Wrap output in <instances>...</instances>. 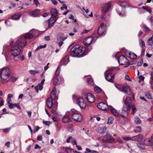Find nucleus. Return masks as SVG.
Returning a JSON list of instances; mask_svg holds the SVG:
<instances>
[{"instance_id": "obj_57", "label": "nucleus", "mask_w": 153, "mask_h": 153, "mask_svg": "<svg viewBox=\"0 0 153 153\" xmlns=\"http://www.w3.org/2000/svg\"><path fill=\"white\" fill-rule=\"evenodd\" d=\"M125 79L129 81H132L131 79L129 78V76L127 75H126L125 76Z\"/></svg>"}, {"instance_id": "obj_12", "label": "nucleus", "mask_w": 153, "mask_h": 153, "mask_svg": "<svg viewBox=\"0 0 153 153\" xmlns=\"http://www.w3.org/2000/svg\"><path fill=\"white\" fill-rule=\"evenodd\" d=\"M71 113L70 111L66 112L65 114L63 116L62 121L65 123H67L69 122L71 120Z\"/></svg>"}, {"instance_id": "obj_25", "label": "nucleus", "mask_w": 153, "mask_h": 153, "mask_svg": "<svg viewBox=\"0 0 153 153\" xmlns=\"http://www.w3.org/2000/svg\"><path fill=\"white\" fill-rule=\"evenodd\" d=\"M142 139V136L140 134H139L137 135L132 137V140H134L140 142L141 141Z\"/></svg>"}, {"instance_id": "obj_24", "label": "nucleus", "mask_w": 153, "mask_h": 153, "mask_svg": "<svg viewBox=\"0 0 153 153\" xmlns=\"http://www.w3.org/2000/svg\"><path fill=\"white\" fill-rule=\"evenodd\" d=\"M109 109L113 114L116 116H120L119 112L111 106L109 105Z\"/></svg>"}, {"instance_id": "obj_39", "label": "nucleus", "mask_w": 153, "mask_h": 153, "mask_svg": "<svg viewBox=\"0 0 153 153\" xmlns=\"http://www.w3.org/2000/svg\"><path fill=\"white\" fill-rule=\"evenodd\" d=\"M146 97L149 99H152V97L150 92L149 91L146 92L145 94Z\"/></svg>"}, {"instance_id": "obj_51", "label": "nucleus", "mask_w": 153, "mask_h": 153, "mask_svg": "<svg viewBox=\"0 0 153 153\" xmlns=\"http://www.w3.org/2000/svg\"><path fill=\"white\" fill-rule=\"evenodd\" d=\"M10 80L12 82H14L16 81L18 79V77H16L14 76H12L10 78Z\"/></svg>"}, {"instance_id": "obj_43", "label": "nucleus", "mask_w": 153, "mask_h": 153, "mask_svg": "<svg viewBox=\"0 0 153 153\" xmlns=\"http://www.w3.org/2000/svg\"><path fill=\"white\" fill-rule=\"evenodd\" d=\"M30 73L32 75H35L39 73V71L37 70H30L29 71Z\"/></svg>"}, {"instance_id": "obj_38", "label": "nucleus", "mask_w": 153, "mask_h": 153, "mask_svg": "<svg viewBox=\"0 0 153 153\" xmlns=\"http://www.w3.org/2000/svg\"><path fill=\"white\" fill-rule=\"evenodd\" d=\"M120 6L123 8L127 6H128V7H130V6L128 4L127 2L126 1H123L121 2L120 4Z\"/></svg>"}, {"instance_id": "obj_53", "label": "nucleus", "mask_w": 153, "mask_h": 153, "mask_svg": "<svg viewBox=\"0 0 153 153\" xmlns=\"http://www.w3.org/2000/svg\"><path fill=\"white\" fill-rule=\"evenodd\" d=\"M123 138L125 140H132V137H123Z\"/></svg>"}, {"instance_id": "obj_36", "label": "nucleus", "mask_w": 153, "mask_h": 153, "mask_svg": "<svg viewBox=\"0 0 153 153\" xmlns=\"http://www.w3.org/2000/svg\"><path fill=\"white\" fill-rule=\"evenodd\" d=\"M102 90V89L98 86H97L94 88V91L96 93H100Z\"/></svg>"}, {"instance_id": "obj_46", "label": "nucleus", "mask_w": 153, "mask_h": 153, "mask_svg": "<svg viewBox=\"0 0 153 153\" xmlns=\"http://www.w3.org/2000/svg\"><path fill=\"white\" fill-rule=\"evenodd\" d=\"M115 86L116 88L119 90L122 91L123 86L120 85L118 84H115Z\"/></svg>"}, {"instance_id": "obj_2", "label": "nucleus", "mask_w": 153, "mask_h": 153, "mask_svg": "<svg viewBox=\"0 0 153 153\" xmlns=\"http://www.w3.org/2000/svg\"><path fill=\"white\" fill-rule=\"evenodd\" d=\"M71 55L73 57H80L86 55L85 48L79 45H76L71 49Z\"/></svg>"}, {"instance_id": "obj_28", "label": "nucleus", "mask_w": 153, "mask_h": 153, "mask_svg": "<svg viewBox=\"0 0 153 153\" xmlns=\"http://www.w3.org/2000/svg\"><path fill=\"white\" fill-rule=\"evenodd\" d=\"M58 13L57 11L55 9H51V13L53 17H56Z\"/></svg>"}, {"instance_id": "obj_11", "label": "nucleus", "mask_w": 153, "mask_h": 153, "mask_svg": "<svg viewBox=\"0 0 153 153\" xmlns=\"http://www.w3.org/2000/svg\"><path fill=\"white\" fill-rule=\"evenodd\" d=\"M123 100L125 105V107L126 108L130 109L131 104V102L129 97L127 96H124Z\"/></svg>"}, {"instance_id": "obj_63", "label": "nucleus", "mask_w": 153, "mask_h": 153, "mask_svg": "<svg viewBox=\"0 0 153 153\" xmlns=\"http://www.w3.org/2000/svg\"><path fill=\"white\" fill-rule=\"evenodd\" d=\"M37 140L38 141H40L42 140V136L41 135H39L37 137Z\"/></svg>"}, {"instance_id": "obj_35", "label": "nucleus", "mask_w": 153, "mask_h": 153, "mask_svg": "<svg viewBox=\"0 0 153 153\" xmlns=\"http://www.w3.org/2000/svg\"><path fill=\"white\" fill-rule=\"evenodd\" d=\"M139 44L140 46L142 48H143V47H145V44L144 41L140 39L139 40Z\"/></svg>"}, {"instance_id": "obj_47", "label": "nucleus", "mask_w": 153, "mask_h": 153, "mask_svg": "<svg viewBox=\"0 0 153 153\" xmlns=\"http://www.w3.org/2000/svg\"><path fill=\"white\" fill-rule=\"evenodd\" d=\"M61 70V68L60 66L58 67L56 70V76H59L60 72Z\"/></svg>"}, {"instance_id": "obj_56", "label": "nucleus", "mask_w": 153, "mask_h": 153, "mask_svg": "<svg viewBox=\"0 0 153 153\" xmlns=\"http://www.w3.org/2000/svg\"><path fill=\"white\" fill-rule=\"evenodd\" d=\"M33 3L36 6H38L39 4V3L38 0H33Z\"/></svg>"}, {"instance_id": "obj_30", "label": "nucleus", "mask_w": 153, "mask_h": 153, "mask_svg": "<svg viewBox=\"0 0 153 153\" xmlns=\"http://www.w3.org/2000/svg\"><path fill=\"white\" fill-rule=\"evenodd\" d=\"M48 21V27L50 28L52 27L53 25L54 24L53 21V18L51 17Z\"/></svg>"}, {"instance_id": "obj_7", "label": "nucleus", "mask_w": 153, "mask_h": 153, "mask_svg": "<svg viewBox=\"0 0 153 153\" xmlns=\"http://www.w3.org/2000/svg\"><path fill=\"white\" fill-rule=\"evenodd\" d=\"M19 38H16L14 39L10 42V45H12L13 44L16 45L17 44L21 47H24L26 45L27 41L26 40L19 41Z\"/></svg>"}, {"instance_id": "obj_19", "label": "nucleus", "mask_w": 153, "mask_h": 153, "mask_svg": "<svg viewBox=\"0 0 153 153\" xmlns=\"http://www.w3.org/2000/svg\"><path fill=\"white\" fill-rule=\"evenodd\" d=\"M40 10L39 9H35L33 11L30 12L29 13V14L33 17H37L39 16V12Z\"/></svg>"}, {"instance_id": "obj_42", "label": "nucleus", "mask_w": 153, "mask_h": 153, "mask_svg": "<svg viewBox=\"0 0 153 153\" xmlns=\"http://www.w3.org/2000/svg\"><path fill=\"white\" fill-rule=\"evenodd\" d=\"M143 29L145 32H148L151 30L146 25H144L143 27Z\"/></svg>"}, {"instance_id": "obj_48", "label": "nucleus", "mask_w": 153, "mask_h": 153, "mask_svg": "<svg viewBox=\"0 0 153 153\" xmlns=\"http://www.w3.org/2000/svg\"><path fill=\"white\" fill-rule=\"evenodd\" d=\"M114 119L112 117H109L108 118V124H111L113 123Z\"/></svg>"}, {"instance_id": "obj_54", "label": "nucleus", "mask_w": 153, "mask_h": 153, "mask_svg": "<svg viewBox=\"0 0 153 153\" xmlns=\"http://www.w3.org/2000/svg\"><path fill=\"white\" fill-rule=\"evenodd\" d=\"M143 63V59H141L139 60L137 63V66H140Z\"/></svg>"}, {"instance_id": "obj_52", "label": "nucleus", "mask_w": 153, "mask_h": 153, "mask_svg": "<svg viewBox=\"0 0 153 153\" xmlns=\"http://www.w3.org/2000/svg\"><path fill=\"white\" fill-rule=\"evenodd\" d=\"M132 111L131 113V114L133 115L134 114L136 111V108L134 106H132L131 107Z\"/></svg>"}, {"instance_id": "obj_21", "label": "nucleus", "mask_w": 153, "mask_h": 153, "mask_svg": "<svg viewBox=\"0 0 153 153\" xmlns=\"http://www.w3.org/2000/svg\"><path fill=\"white\" fill-rule=\"evenodd\" d=\"M144 143L147 146H153V139H152V137L151 139L147 138L144 140Z\"/></svg>"}, {"instance_id": "obj_3", "label": "nucleus", "mask_w": 153, "mask_h": 153, "mask_svg": "<svg viewBox=\"0 0 153 153\" xmlns=\"http://www.w3.org/2000/svg\"><path fill=\"white\" fill-rule=\"evenodd\" d=\"M56 88H54L51 92V97L48 98L47 100L46 104L49 108H51L52 107L53 104L52 100H57L58 99V97L56 95Z\"/></svg>"}, {"instance_id": "obj_6", "label": "nucleus", "mask_w": 153, "mask_h": 153, "mask_svg": "<svg viewBox=\"0 0 153 153\" xmlns=\"http://www.w3.org/2000/svg\"><path fill=\"white\" fill-rule=\"evenodd\" d=\"M115 139L113 136L108 132L103 137L102 139V141L104 143H112L115 141Z\"/></svg>"}, {"instance_id": "obj_41", "label": "nucleus", "mask_w": 153, "mask_h": 153, "mask_svg": "<svg viewBox=\"0 0 153 153\" xmlns=\"http://www.w3.org/2000/svg\"><path fill=\"white\" fill-rule=\"evenodd\" d=\"M138 147L140 149H146V147L144 145L141 143H140L137 145Z\"/></svg>"}, {"instance_id": "obj_8", "label": "nucleus", "mask_w": 153, "mask_h": 153, "mask_svg": "<svg viewBox=\"0 0 153 153\" xmlns=\"http://www.w3.org/2000/svg\"><path fill=\"white\" fill-rule=\"evenodd\" d=\"M106 26L104 23L100 24L97 30V33L99 35H104L106 33Z\"/></svg>"}, {"instance_id": "obj_60", "label": "nucleus", "mask_w": 153, "mask_h": 153, "mask_svg": "<svg viewBox=\"0 0 153 153\" xmlns=\"http://www.w3.org/2000/svg\"><path fill=\"white\" fill-rule=\"evenodd\" d=\"M106 14L107 13L106 12H105V13H103L101 16L102 18L105 19L106 18Z\"/></svg>"}, {"instance_id": "obj_64", "label": "nucleus", "mask_w": 153, "mask_h": 153, "mask_svg": "<svg viewBox=\"0 0 153 153\" xmlns=\"http://www.w3.org/2000/svg\"><path fill=\"white\" fill-rule=\"evenodd\" d=\"M151 78L152 80L150 81V82L151 84L153 83V71L151 73Z\"/></svg>"}, {"instance_id": "obj_58", "label": "nucleus", "mask_w": 153, "mask_h": 153, "mask_svg": "<svg viewBox=\"0 0 153 153\" xmlns=\"http://www.w3.org/2000/svg\"><path fill=\"white\" fill-rule=\"evenodd\" d=\"M4 101L3 99H2L1 97H0V107L1 106L4 105Z\"/></svg>"}, {"instance_id": "obj_22", "label": "nucleus", "mask_w": 153, "mask_h": 153, "mask_svg": "<svg viewBox=\"0 0 153 153\" xmlns=\"http://www.w3.org/2000/svg\"><path fill=\"white\" fill-rule=\"evenodd\" d=\"M122 91L125 94L129 95L131 93V90L130 88L127 86H123Z\"/></svg>"}, {"instance_id": "obj_9", "label": "nucleus", "mask_w": 153, "mask_h": 153, "mask_svg": "<svg viewBox=\"0 0 153 153\" xmlns=\"http://www.w3.org/2000/svg\"><path fill=\"white\" fill-rule=\"evenodd\" d=\"M115 57L120 65H124L128 62L127 58L124 56H120L118 59L116 56H115Z\"/></svg>"}, {"instance_id": "obj_26", "label": "nucleus", "mask_w": 153, "mask_h": 153, "mask_svg": "<svg viewBox=\"0 0 153 153\" xmlns=\"http://www.w3.org/2000/svg\"><path fill=\"white\" fill-rule=\"evenodd\" d=\"M21 15V13H16L12 16V19L14 20L18 19L20 18Z\"/></svg>"}, {"instance_id": "obj_4", "label": "nucleus", "mask_w": 153, "mask_h": 153, "mask_svg": "<svg viewBox=\"0 0 153 153\" xmlns=\"http://www.w3.org/2000/svg\"><path fill=\"white\" fill-rule=\"evenodd\" d=\"M10 71L7 67H4L0 70V77L1 79L6 80L10 76Z\"/></svg>"}, {"instance_id": "obj_62", "label": "nucleus", "mask_w": 153, "mask_h": 153, "mask_svg": "<svg viewBox=\"0 0 153 153\" xmlns=\"http://www.w3.org/2000/svg\"><path fill=\"white\" fill-rule=\"evenodd\" d=\"M119 15L121 17H123L126 15V13L124 12H121L119 13Z\"/></svg>"}, {"instance_id": "obj_33", "label": "nucleus", "mask_w": 153, "mask_h": 153, "mask_svg": "<svg viewBox=\"0 0 153 153\" xmlns=\"http://www.w3.org/2000/svg\"><path fill=\"white\" fill-rule=\"evenodd\" d=\"M147 42L148 45L151 46H153V35L151 37L149 38Z\"/></svg>"}, {"instance_id": "obj_61", "label": "nucleus", "mask_w": 153, "mask_h": 153, "mask_svg": "<svg viewBox=\"0 0 153 153\" xmlns=\"http://www.w3.org/2000/svg\"><path fill=\"white\" fill-rule=\"evenodd\" d=\"M9 108H13L14 107V104L13 103H9L8 104Z\"/></svg>"}, {"instance_id": "obj_5", "label": "nucleus", "mask_w": 153, "mask_h": 153, "mask_svg": "<svg viewBox=\"0 0 153 153\" xmlns=\"http://www.w3.org/2000/svg\"><path fill=\"white\" fill-rule=\"evenodd\" d=\"M71 114V117L74 121L80 122L82 120V117L78 112L74 109H72L70 111Z\"/></svg>"}, {"instance_id": "obj_13", "label": "nucleus", "mask_w": 153, "mask_h": 153, "mask_svg": "<svg viewBox=\"0 0 153 153\" xmlns=\"http://www.w3.org/2000/svg\"><path fill=\"white\" fill-rule=\"evenodd\" d=\"M76 103L81 108H85L86 106V104L84 100L81 98L77 99L76 100Z\"/></svg>"}, {"instance_id": "obj_17", "label": "nucleus", "mask_w": 153, "mask_h": 153, "mask_svg": "<svg viewBox=\"0 0 153 153\" xmlns=\"http://www.w3.org/2000/svg\"><path fill=\"white\" fill-rule=\"evenodd\" d=\"M114 76L111 73H108L105 76L106 79L108 81L113 83L114 80L113 79L114 78Z\"/></svg>"}, {"instance_id": "obj_34", "label": "nucleus", "mask_w": 153, "mask_h": 153, "mask_svg": "<svg viewBox=\"0 0 153 153\" xmlns=\"http://www.w3.org/2000/svg\"><path fill=\"white\" fill-rule=\"evenodd\" d=\"M31 32L32 33V34L33 35V37L34 36H37L39 34V31L38 30L33 29L31 30Z\"/></svg>"}, {"instance_id": "obj_16", "label": "nucleus", "mask_w": 153, "mask_h": 153, "mask_svg": "<svg viewBox=\"0 0 153 153\" xmlns=\"http://www.w3.org/2000/svg\"><path fill=\"white\" fill-rule=\"evenodd\" d=\"M93 40L92 36H89L87 37L84 40L83 43L85 45H89L91 44Z\"/></svg>"}, {"instance_id": "obj_55", "label": "nucleus", "mask_w": 153, "mask_h": 153, "mask_svg": "<svg viewBox=\"0 0 153 153\" xmlns=\"http://www.w3.org/2000/svg\"><path fill=\"white\" fill-rule=\"evenodd\" d=\"M115 68H116L115 67H112V68L109 69L108 70L106 71L104 73L105 75V74L107 73L108 71H111L115 70Z\"/></svg>"}, {"instance_id": "obj_37", "label": "nucleus", "mask_w": 153, "mask_h": 153, "mask_svg": "<svg viewBox=\"0 0 153 153\" xmlns=\"http://www.w3.org/2000/svg\"><path fill=\"white\" fill-rule=\"evenodd\" d=\"M142 8L143 9L149 12V13H151L152 12V10L148 6H143L142 7Z\"/></svg>"}, {"instance_id": "obj_29", "label": "nucleus", "mask_w": 153, "mask_h": 153, "mask_svg": "<svg viewBox=\"0 0 153 153\" xmlns=\"http://www.w3.org/2000/svg\"><path fill=\"white\" fill-rule=\"evenodd\" d=\"M52 82L53 84L55 85H57L60 83V82L58 79L56 77H54L52 79Z\"/></svg>"}, {"instance_id": "obj_27", "label": "nucleus", "mask_w": 153, "mask_h": 153, "mask_svg": "<svg viewBox=\"0 0 153 153\" xmlns=\"http://www.w3.org/2000/svg\"><path fill=\"white\" fill-rule=\"evenodd\" d=\"M24 37L26 39H30L33 37V35L32 34V33L29 32L25 34Z\"/></svg>"}, {"instance_id": "obj_1", "label": "nucleus", "mask_w": 153, "mask_h": 153, "mask_svg": "<svg viewBox=\"0 0 153 153\" xmlns=\"http://www.w3.org/2000/svg\"><path fill=\"white\" fill-rule=\"evenodd\" d=\"M9 45L11 46L10 50V52L12 55L14 57L19 56L20 53L21 49L16 44H13L12 45H10V43L7 45H5L3 46V51L2 54L5 55L6 53L8 51L9 49ZM6 59H7L5 56Z\"/></svg>"}, {"instance_id": "obj_20", "label": "nucleus", "mask_w": 153, "mask_h": 153, "mask_svg": "<svg viewBox=\"0 0 153 153\" xmlns=\"http://www.w3.org/2000/svg\"><path fill=\"white\" fill-rule=\"evenodd\" d=\"M111 7V3L107 2L105 4L102 6V10L105 12H106L110 9Z\"/></svg>"}, {"instance_id": "obj_32", "label": "nucleus", "mask_w": 153, "mask_h": 153, "mask_svg": "<svg viewBox=\"0 0 153 153\" xmlns=\"http://www.w3.org/2000/svg\"><path fill=\"white\" fill-rule=\"evenodd\" d=\"M130 58L132 59H134L137 58V55L134 53L129 52L128 53V56H127Z\"/></svg>"}, {"instance_id": "obj_14", "label": "nucleus", "mask_w": 153, "mask_h": 153, "mask_svg": "<svg viewBox=\"0 0 153 153\" xmlns=\"http://www.w3.org/2000/svg\"><path fill=\"white\" fill-rule=\"evenodd\" d=\"M98 108L103 110L107 111L109 109V106L103 102H100L97 105Z\"/></svg>"}, {"instance_id": "obj_10", "label": "nucleus", "mask_w": 153, "mask_h": 153, "mask_svg": "<svg viewBox=\"0 0 153 153\" xmlns=\"http://www.w3.org/2000/svg\"><path fill=\"white\" fill-rule=\"evenodd\" d=\"M87 101L89 103H92L95 101V97L94 95L90 93H87L84 95Z\"/></svg>"}, {"instance_id": "obj_50", "label": "nucleus", "mask_w": 153, "mask_h": 153, "mask_svg": "<svg viewBox=\"0 0 153 153\" xmlns=\"http://www.w3.org/2000/svg\"><path fill=\"white\" fill-rule=\"evenodd\" d=\"M85 48V53L87 51H90L92 49V47L91 46L89 45L86 47Z\"/></svg>"}, {"instance_id": "obj_44", "label": "nucleus", "mask_w": 153, "mask_h": 153, "mask_svg": "<svg viewBox=\"0 0 153 153\" xmlns=\"http://www.w3.org/2000/svg\"><path fill=\"white\" fill-rule=\"evenodd\" d=\"M47 45L46 44H45L43 45H41L37 47L36 49L35 50L36 51H37L39 49L42 48H44L46 47Z\"/></svg>"}, {"instance_id": "obj_15", "label": "nucleus", "mask_w": 153, "mask_h": 153, "mask_svg": "<svg viewBox=\"0 0 153 153\" xmlns=\"http://www.w3.org/2000/svg\"><path fill=\"white\" fill-rule=\"evenodd\" d=\"M126 107H125L124 106L122 108V110L121 114L120 115V117H122L123 118H126V117L127 115V110H129L130 109L126 108Z\"/></svg>"}, {"instance_id": "obj_45", "label": "nucleus", "mask_w": 153, "mask_h": 153, "mask_svg": "<svg viewBox=\"0 0 153 153\" xmlns=\"http://www.w3.org/2000/svg\"><path fill=\"white\" fill-rule=\"evenodd\" d=\"M87 82L88 83L91 85H93L94 83L93 79L91 78H88L87 80Z\"/></svg>"}, {"instance_id": "obj_49", "label": "nucleus", "mask_w": 153, "mask_h": 153, "mask_svg": "<svg viewBox=\"0 0 153 153\" xmlns=\"http://www.w3.org/2000/svg\"><path fill=\"white\" fill-rule=\"evenodd\" d=\"M136 129L134 131V132L139 133L141 131V128L139 126H138L136 127Z\"/></svg>"}, {"instance_id": "obj_40", "label": "nucleus", "mask_w": 153, "mask_h": 153, "mask_svg": "<svg viewBox=\"0 0 153 153\" xmlns=\"http://www.w3.org/2000/svg\"><path fill=\"white\" fill-rule=\"evenodd\" d=\"M134 123L137 124H139L141 123V120L138 117H136L134 118Z\"/></svg>"}, {"instance_id": "obj_18", "label": "nucleus", "mask_w": 153, "mask_h": 153, "mask_svg": "<svg viewBox=\"0 0 153 153\" xmlns=\"http://www.w3.org/2000/svg\"><path fill=\"white\" fill-rule=\"evenodd\" d=\"M69 62L68 56H66L62 59L60 63L62 65H66L68 64Z\"/></svg>"}, {"instance_id": "obj_23", "label": "nucleus", "mask_w": 153, "mask_h": 153, "mask_svg": "<svg viewBox=\"0 0 153 153\" xmlns=\"http://www.w3.org/2000/svg\"><path fill=\"white\" fill-rule=\"evenodd\" d=\"M106 129V127L105 126L99 127L98 128L97 131L98 133L103 134L105 133Z\"/></svg>"}, {"instance_id": "obj_59", "label": "nucleus", "mask_w": 153, "mask_h": 153, "mask_svg": "<svg viewBox=\"0 0 153 153\" xmlns=\"http://www.w3.org/2000/svg\"><path fill=\"white\" fill-rule=\"evenodd\" d=\"M39 128H40L38 126H36L35 127V130L33 131V133H35L36 132L39 131Z\"/></svg>"}, {"instance_id": "obj_31", "label": "nucleus", "mask_w": 153, "mask_h": 153, "mask_svg": "<svg viewBox=\"0 0 153 153\" xmlns=\"http://www.w3.org/2000/svg\"><path fill=\"white\" fill-rule=\"evenodd\" d=\"M63 149H65V151L67 153H73L74 152L73 149L69 147H64Z\"/></svg>"}]
</instances>
